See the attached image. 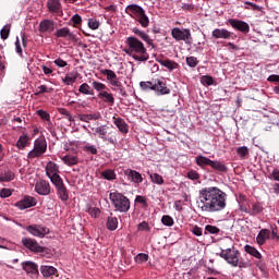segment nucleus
<instances>
[{
  "instance_id": "obj_51",
  "label": "nucleus",
  "mask_w": 279,
  "mask_h": 279,
  "mask_svg": "<svg viewBox=\"0 0 279 279\" xmlns=\"http://www.w3.org/2000/svg\"><path fill=\"white\" fill-rule=\"evenodd\" d=\"M62 82L66 86H71V84H75V82H77V76H73L71 74H66L65 77L62 80Z\"/></svg>"
},
{
  "instance_id": "obj_10",
  "label": "nucleus",
  "mask_w": 279,
  "mask_h": 279,
  "mask_svg": "<svg viewBox=\"0 0 279 279\" xmlns=\"http://www.w3.org/2000/svg\"><path fill=\"white\" fill-rule=\"evenodd\" d=\"M47 151V140L45 137H38L34 142V148L27 154V158L31 160L34 158H40Z\"/></svg>"
},
{
  "instance_id": "obj_24",
  "label": "nucleus",
  "mask_w": 279,
  "mask_h": 279,
  "mask_svg": "<svg viewBox=\"0 0 279 279\" xmlns=\"http://www.w3.org/2000/svg\"><path fill=\"white\" fill-rule=\"evenodd\" d=\"M29 145H32V137L27 133H24L17 138L15 147L23 150L25 147H29Z\"/></svg>"
},
{
  "instance_id": "obj_20",
  "label": "nucleus",
  "mask_w": 279,
  "mask_h": 279,
  "mask_svg": "<svg viewBox=\"0 0 279 279\" xmlns=\"http://www.w3.org/2000/svg\"><path fill=\"white\" fill-rule=\"evenodd\" d=\"M36 198H34L33 196H25L24 198L15 203V207L20 210H27V208H32L36 206Z\"/></svg>"
},
{
  "instance_id": "obj_19",
  "label": "nucleus",
  "mask_w": 279,
  "mask_h": 279,
  "mask_svg": "<svg viewBox=\"0 0 279 279\" xmlns=\"http://www.w3.org/2000/svg\"><path fill=\"white\" fill-rule=\"evenodd\" d=\"M35 191L38 195H50L51 194V185L48 181L39 180L35 184Z\"/></svg>"
},
{
  "instance_id": "obj_29",
  "label": "nucleus",
  "mask_w": 279,
  "mask_h": 279,
  "mask_svg": "<svg viewBox=\"0 0 279 279\" xmlns=\"http://www.w3.org/2000/svg\"><path fill=\"white\" fill-rule=\"evenodd\" d=\"M62 162L66 165V167H75V165L80 163V157L77 155L68 154L61 157Z\"/></svg>"
},
{
  "instance_id": "obj_7",
  "label": "nucleus",
  "mask_w": 279,
  "mask_h": 279,
  "mask_svg": "<svg viewBox=\"0 0 279 279\" xmlns=\"http://www.w3.org/2000/svg\"><path fill=\"white\" fill-rule=\"evenodd\" d=\"M109 199L118 213H128L131 208L130 198L119 192H111Z\"/></svg>"
},
{
  "instance_id": "obj_62",
  "label": "nucleus",
  "mask_w": 279,
  "mask_h": 279,
  "mask_svg": "<svg viewBox=\"0 0 279 279\" xmlns=\"http://www.w3.org/2000/svg\"><path fill=\"white\" fill-rule=\"evenodd\" d=\"M0 36H1L2 40H5L10 36V28L8 26H4L0 31Z\"/></svg>"
},
{
  "instance_id": "obj_30",
  "label": "nucleus",
  "mask_w": 279,
  "mask_h": 279,
  "mask_svg": "<svg viewBox=\"0 0 279 279\" xmlns=\"http://www.w3.org/2000/svg\"><path fill=\"white\" fill-rule=\"evenodd\" d=\"M40 274L44 278H51V276L58 274V268L53 266H40Z\"/></svg>"
},
{
  "instance_id": "obj_63",
  "label": "nucleus",
  "mask_w": 279,
  "mask_h": 279,
  "mask_svg": "<svg viewBox=\"0 0 279 279\" xmlns=\"http://www.w3.org/2000/svg\"><path fill=\"white\" fill-rule=\"evenodd\" d=\"M71 21L74 25H82V16L80 14H74Z\"/></svg>"
},
{
  "instance_id": "obj_41",
  "label": "nucleus",
  "mask_w": 279,
  "mask_h": 279,
  "mask_svg": "<svg viewBox=\"0 0 279 279\" xmlns=\"http://www.w3.org/2000/svg\"><path fill=\"white\" fill-rule=\"evenodd\" d=\"M135 263H137V265H143V263H147V260H149V254L147 253H138L135 257H134Z\"/></svg>"
},
{
  "instance_id": "obj_13",
  "label": "nucleus",
  "mask_w": 279,
  "mask_h": 279,
  "mask_svg": "<svg viewBox=\"0 0 279 279\" xmlns=\"http://www.w3.org/2000/svg\"><path fill=\"white\" fill-rule=\"evenodd\" d=\"M22 244L24 245V247H26V250H29L35 254H43V252H45V248L40 244H38V242L35 239L23 238Z\"/></svg>"
},
{
  "instance_id": "obj_9",
  "label": "nucleus",
  "mask_w": 279,
  "mask_h": 279,
  "mask_svg": "<svg viewBox=\"0 0 279 279\" xmlns=\"http://www.w3.org/2000/svg\"><path fill=\"white\" fill-rule=\"evenodd\" d=\"M171 36L177 43H185V45H192L193 35H191V28L173 27L171 29Z\"/></svg>"
},
{
  "instance_id": "obj_22",
  "label": "nucleus",
  "mask_w": 279,
  "mask_h": 279,
  "mask_svg": "<svg viewBox=\"0 0 279 279\" xmlns=\"http://www.w3.org/2000/svg\"><path fill=\"white\" fill-rule=\"evenodd\" d=\"M56 29V22L53 20H43L39 23L40 34H51Z\"/></svg>"
},
{
  "instance_id": "obj_38",
  "label": "nucleus",
  "mask_w": 279,
  "mask_h": 279,
  "mask_svg": "<svg viewBox=\"0 0 279 279\" xmlns=\"http://www.w3.org/2000/svg\"><path fill=\"white\" fill-rule=\"evenodd\" d=\"M100 175H101V178H104V180H108L109 182L117 180V172H114V170H112V169L104 170L100 173Z\"/></svg>"
},
{
  "instance_id": "obj_39",
  "label": "nucleus",
  "mask_w": 279,
  "mask_h": 279,
  "mask_svg": "<svg viewBox=\"0 0 279 279\" xmlns=\"http://www.w3.org/2000/svg\"><path fill=\"white\" fill-rule=\"evenodd\" d=\"M78 93H81L82 95H95V90L90 88V85H88V83H83L82 85H80Z\"/></svg>"
},
{
  "instance_id": "obj_47",
  "label": "nucleus",
  "mask_w": 279,
  "mask_h": 279,
  "mask_svg": "<svg viewBox=\"0 0 279 279\" xmlns=\"http://www.w3.org/2000/svg\"><path fill=\"white\" fill-rule=\"evenodd\" d=\"M138 232H151V227L149 226V222L142 221L137 225Z\"/></svg>"
},
{
  "instance_id": "obj_60",
  "label": "nucleus",
  "mask_w": 279,
  "mask_h": 279,
  "mask_svg": "<svg viewBox=\"0 0 279 279\" xmlns=\"http://www.w3.org/2000/svg\"><path fill=\"white\" fill-rule=\"evenodd\" d=\"M189 180H199V173L196 170H190L187 172Z\"/></svg>"
},
{
  "instance_id": "obj_25",
  "label": "nucleus",
  "mask_w": 279,
  "mask_h": 279,
  "mask_svg": "<svg viewBox=\"0 0 279 279\" xmlns=\"http://www.w3.org/2000/svg\"><path fill=\"white\" fill-rule=\"evenodd\" d=\"M271 236V231L269 229H262L257 236H256V243L257 245H265V243H267V241H269Z\"/></svg>"
},
{
  "instance_id": "obj_3",
  "label": "nucleus",
  "mask_w": 279,
  "mask_h": 279,
  "mask_svg": "<svg viewBox=\"0 0 279 279\" xmlns=\"http://www.w3.org/2000/svg\"><path fill=\"white\" fill-rule=\"evenodd\" d=\"M217 255L223 258L231 267H239V269H247L250 267V263L241 259V252L234 246L221 250Z\"/></svg>"
},
{
  "instance_id": "obj_59",
  "label": "nucleus",
  "mask_w": 279,
  "mask_h": 279,
  "mask_svg": "<svg viewBox=\"0 0 279 279\" xmlns=\"http://www.w3.org/2000/svg\"><path fill=\"white\" fill-rule=\"evenodd\" d=\"M60 114H63V117H65V119H68V121H70V123L73 121V116H71V112L64 108H61L59 110Z\"/></svg>"
},
{
  "instance_id": "obj_15",
  "label": "nucleus",
  "mask_w": 279,
  "mask_h": 279,
  "mask_svg": "<svg viewBox=\"0 0 279 279\" xmlns=\"http://www.w3.org/2000/svg\"><path fill=\"white\" fill-rule=\"evenodd\" d=\"M228 23L233 29H235V32H241V34H250V24H247V22L238 19H229Z\"/></svg>"
},
{
  "instance_id": "obj_43",
  "label": "nucleus",
  "mask_w": 279,
  "mask_h": 279,
  "mask_svg": "<svg viewBox=\"0 0 279 279\" xmlns=\"http://www.w3.org/2000/svg\"><path fill=\"white\" fill-rule=\"evenodd\" d=\"M92 86H93L94 90H96V93H98V94L104 93L106 90V88H108L106 86V84L98 82V81H93Z\"/></svg>"
},
{
  "instance_id": "obj_50",
  "label": "nucleus",
  "mask_w": 279,
  "mask_h": 279,
  "mask_svg": "<svg viewBox=\"0 0 279 279\" xmlns=\"http://www.w3.org/2000/svg\"><path fill=\"white\" fill-rule=\"evenodd\" d=\"M161 223H163L168 228H171V226H173V223H175V221L173 220V217H171L169 215H165L161 218Z\"/></svg>"
},
{
  "instance_id": "obj_26",
  "label": "nucleus",
  "mask_w": 279,
  "mask_h": 279,
  "mask_svg": "<svg viewBox=\"0 0 279 279\" xmlns=\"http://www.w3.org/2000/svg\"><path fill=\"white\" fill-rule=\"evenodd\" d=\"M113 125L118 128L121 134L125 135L130 132V126L128 125V122H125L123 118H113Z\"/></svg>"
},
{
  "instance_id": "obj_31",
  "label": "nucleus",
  "mask_w": 279,
  "mask_h": 279,
  "mask_svg": "<svg viewBox=\"0 0 279 279\" xmlns=\"http://www.w3.org/2000/svg\"><path fill=\"white\" fill-rule=\"evenodd\" d=\"M22 267L26 274H38V265L34 262H24Z\"/></svg>"
},
{
  "instance_id": "obj_49",
  "label": "nucleus",
  "mask_w": 279,
  "mask_h": 279,
  "mask_svg": "<svg viewBox=\"0 0 279 279\" xmlns=\"http://www.w3.org/2000/svg\"><path fill=\"white\" fill-rule=\"evenodd\" d=\"M262 211H263V204L255 203L252 205L251 214L253 216L260 215Z\"/></svg>"
},
{
  "instance_id": "obj_6",
  "label": "nucleus",
  "mask_w": 279,
  "mask_h": 279,
  "mask_svg": "<svg viewBox=\"0 0 279 279\" xmlns=\"http://www.w3.org/2000/svg\"><path fill=\"white\" fill-rule=\"evenodd\" d=\"M100 73L107 77V82L109 83L111 90H119L122 97H128V92L125 90V87H123V83H121L114 71L104 69L100 71Z\"/></svg>"
},
{
  "instance_id": "obj_21",
  "label": "nucleus",
  "mask_w": 279,
  "mask_h": 279,
  "mask_svg": "<svg viewBox=\"0 0 279 279\" xmlns=\"http://www.w3.org/2000/svg\"><path fill=\"white\" fill-rule=\"evenodd\" d=\"M124 175L126 177V180L133 182V184H142L143 182V174L136 170L126 169Z\"/></svg>"
},
{
  "instance_id": "obj_52",
  "label": "nucleus",
  "mask_w": 279,
  "mask_h": 279,
  "mask_svg": "<svg viewBox=\"0 0 279 279\" xmlns=\"http://www.w3.org/2000/svg\"><path fill=\"white\" fill-rule=\"evenodd\" d=\"M201 83L204 86H213V84H215V80L213 78V76L205 75V76H202Z\"/></svg>"
},
{
  "instance_id": "obj_35",
  "label": "nucleus",
  "mask_w": 279,
  "mask_h": 279,
  "mask_svg": "<svg viewBox=\"0 0 279 279\" xmlns=\"http://www.w3.org/2000/svg\"><path fill=\"white\" fill-rule=\"evenodd\" d=\"M16 175L11 170H4L2 173H0V182H12Z\"/></svg>"
},
{
  "instance_id": "obj_64",
  "label": "nucleus",
  "mask_w": 279,
  "mask_h": 279,
  "mask_svg": "<svg viewBox=\"0 0 279 279\" xmlns=\"http://www.w3.org/2000/svg\"><path fill=\"white\" fill-rule=\"evenodd\" d=\"M53 63L56 64V66H59V69H64V66H66V61L58 58L53 61Z\"/></svg>"
},
{
  "instance_id": "obj_4",
  "label": "nucleus",
  "mask_w": 279,
  "mask_h": 279,
  "mask_svg": "<svg viewBox=\"0 0 279 279\" xmlns=\"http://www.w3.org/2000/svg\"><path fill=\"white\" fill-rule=\"evenodd\" d=\"M124 12L131 16V19H134L144 29L149 27V16H147V13H145V9H143V7L138 4H129Z\"/></svg>"
},
{
  "instance_id": "obj_54",
  "label": "nucleus",
  "mask_w": 279,
  "mask_h": 279,
  "mask_svg": "<svg viewBox=\"0 0 279 279\" xmlns=\"http://www.w3.org/2000/svg\"><path fill=\"white\" fill-rule=\"evenodd\" d=\"M135 203L136 204H142L143 208H148L149 204L147 203V197L142 196V195H137L135 197Z\"/></svg>"
},
{
  "instance_id": "obj_55",
  "label": "nucleus",
  "mask_w": 279,
  "mask_h": 279,
  "mask_svg": "<svg viewBox=\"0 0 279 279\" xmlns=\"http://www.w3.org/2000/svg\"><path fill=\"white\" fill-rule=\"evenodd\" d=\"M87 213L90 215V217H94V219L99 218L101 215V210H99L97 207H89Z\"/></svg>"
},
{
  "instance_id": "obj_61",
  "label": "nucleus",
  "mask_w": 279,
  "mask_h": 279,
  "mask_svg": "<svg viewBox=\"0 0 279 279\" xmlns=\"http://www.w3.org/2000/svg\"><path fill=\"white\" fill-rule=\"evenodd\" d=\"M11 195H12V190L10 189H2L0 191V197H2L3 199L11 197Z\"/></svg>"
},
{
  "instance_id": "obj_8",
  "label": "nucleus",
  "mask_w": 279,
  "mask_h": 279,
  "mask_svg": "<svg viewBox=\"0 0 279 279\" xmlns=\"http://www.w3.org/2000/svg\"><path fill=\"white\" fill-rule=\"evenodd\" d=\"M95 132L105 143L117 146V132L110 130V126L106 124L97 126Z\"/></svg>"
},
{
  "instance_id": "obj_1",
  "label": "nucleus",
  "mask_w": 279,
  "mask_h": 279,
  "mask_svg": "<svg viewBox=\"0 0 279 279\" xmlns=\"http://www.w3.org/2000/svg\"><path fill=\"white\" fill-rule=\"evenodd\" d=\"M198 199L197 206L202 213H221L228 206V194L217 186L199 190Z\"/></svg>"
},
{
  "instance_id": "obj_16",
  "label": "nucleus",
  "mask_w": 279,
  "mask_h": 279,
  "mask_svg": "<svg viewBox=\"0 0 279 279\" xmlns=\"http://www.w3.org/2000/svg\"><path fill=\"white\" fill-rule=\"evenodd\" d=\"M131 32L137 36L138 38H141V40H143L144 43H146V45H148V47H151V49L156 48V45H154V39H151V37L149 36V34H147L145 31L138 28V27H133L131 28Z\"/></svg>"
},
{
  "instance_id": "obj_11",
  "label": "nucleus",
  "mask_w": 279,
  "mask_h": 279,
  "mask_svg": "<svg viewBox=\"0 0 279 279\" xmlns=\"http://www.w3.org/2000/svg\"><path fill=\"white\" fill-rule=\"evenodd\" d=\"M46 175L49 178L50 182L54 184L56 182H60L62 180V177H60V167L58 163L53 161H48L46 165Z\"/></svg>"
},
{
  "instance_id": "obj_27",
  "label": "nucleus",
  "mask_w": 279,
  "mask_h": 279,
  "mask_svg": "<svg viewBox=\"0 0 279 279\" xmlns=\"http://www.w3.org/2000/svg\"><path fill=\"white\" fill-rule=\"evenodd\" d=\"M97 97L98 99H101L102 104H106L107 106H114V95L112 93L105 90L98 93Z\"/></svg>"
},
{
  "instance_id": "obj_46",
  "label": "nucleus",
  "mask_w": 279,
  "mask_h": 279,
  "mask_svg": "<svg viewBox=\"0 0 279 279\" xmlns=\"http://www.w3.org/2000/svg\"><path fill=\"white\" fill-rule=\"evenodd\" d=\"M37 114L38 117H40V119H43V121H47V123L51 125V116L49 114V112H47L46 110L39 109L37 110Z\"/></svg>"
},
{
  "instance_id": "obj_33",
  "label": "nucleus",
  "mask_w": 279,
  "mask_h": 279,
  "mask_svg": "<svg viewBox=\"0 0 279 279\" xmlns=\"http://www.w3.org/2000/svg\"><path fill=\"white\" fill-rule=\"evenodd\" d=\"M244 252L246 254H250V256H253V258H257V260H260V258H263V254H260L256 247L250 245V244H246L244 246Z\"/></svg>"
},
{
  "instance_id": "obj_17",
  "label": "nucleus",
  "mask_w": 279,
  "mask_h": 279,
  "mask_svg": "<svg viewBox=\"0 0 279 279\" xmlns=\"http://www.w3.org/2000/svg\"><path fill=\"white\" fill-rule=\"evenodd\" d=\"M153 90L156 95H169L171 93V89L167 87V82L162 78L155 80Z\"/></svg>"
},
{
  "instance_id": "obj_40",
  "label": "nucleus",
  "mask_w": 279,
  "mask_h": 279,
  "mask_svg": "<svg viewBox=\"0 0 279 279\" xmlns=\"http://www.w3.org/2000/svg\"><path fill=\"white\" fill-rule=\"evenodd\" d=\"M236 154L240 157V160H245L247 156H250V148H247V146L238 147Z\"/></svg>"
},
{
  "instance_id": "obj_48",
  "label": "nucleus",
  "mask_w": 279,
  "mask_h": 279,
  "mask_svg": "<svg viewBox=\"0 0 279 279\" xmlns=\"http://www.w3.org/2000/svg\"><path fill=\"white\" fill-rule=\"evenodd\" d=\"M220 230L218 227H215L213 225H207L205 227V232L204 234H219Z\"/></svg>"
},
{
  "instance_id": "obj_53",
  "label": "nucleus",
  "mask_w": 279,
  "mask_h": 279,
  "mask_svg": "<svg viewBox=\"0 0 279 279\" xmlns=\"http://www.w3.org/2000/svg\"><path fill=\"white\" fill-rule=\"evenodd\" d=\"M140 87L142 88V90H154V82L151 81L141 82Z\"/></svg>"
},
{
  "instance_id": "obj_12",
  "label": "nucleus",
  "mask_w": 279,
  "mask_h": 279,
  "mask_svg": "<svg viewBox=\"0 0 279 279\" xmlns=\"http://www.w3.org/2000/svg\"><path fill=\"white\" fill-rule=\"evenodd\" d=\"M26 232L32 234V236H37V239H45L49 234V228L40 225H31L26 227Z\"/></svg>"
},
{
  "instance_id": "obj_28",
  "label": "nucleus",
  "mask_w": 279,
  "mask_h": 279,
  "mask_svg": "<svg viewBox=\"0 0 279 279\" xmlns=\"http://www.w3.org/2000/svg\"><path fill=\"white\" fill-rule=\"evenodd\" d=\"M161 66H165V69H168V71L171 73L173 71H177V69H180V63L170 60V59H163L158 61Z\"/></svg>"
},
{
  "instance_id": "obj_2",
  "label": "nucleus",
  "mask_w": 279,
  "mask_h": 279,
  "mask_svg": "<svg viewBox=\"0 0 279 279\" xmlns=\"http://www.w3.org/2000/svg\"><path fill=\"white\" fill-rule=\"evenodd\" d=\"M126 49L124 52L126 56L136 60V62H147L149 60V52H147V47L145 44L135 36H129L125 40Z\"/></svg>"
},
{
  "instance_id": "obj_57",
  "label": "nucleus",
  "mask_w": 279,
  "mask_h": 279,
  "mask_svg": "<svg viewBox=\"0 0 279 279\" xmlns=\"http://www.w3.org/2000/svg\"><path fill=\"white\" fill-rule=\"evenodd\" d=\"M191 232L194 234V236H202V234H204V230L197 225L192 227Z\"/></svg>"
},
{
  "instance_id": "obj_56",
  "label": "nucleus",
  "mask_w": 279,
  "mask_h": 279,
  "mask_svg": "<svg viewBox=\"0 0 279 279\" xmlns=\"http://www.w3.org/2000/svg\"><path fill=\"white\" fill-rule=\"evenodd\" d=\"M87 25L89 29H99L101 23L95 19H89Z\"/></svg>"
},
{
  "instance_id": "obj_45",
  "label": "nucleus",
  "mask_w": 279,
  "mask_h": 279,
  "mask_svg": "<svg viewBox=\"0 0 279 279\" xmlns=\"http://www.w3.org/2000/svg\"><path fill=\"white\" fill-rule=\"evenodd\" d=\"M45 93H53V87H47V85H39L36 90H35V95H43Z\"/></svg>"
},
{
  "instance_id": "obj_42",
  "label": "nucleus",
  "mask_w": 279,
  "mask_h": 279,
  "mask_svg": "<svg viewBox=\"0 0 279 279\" xmlns=\"http://www.w3.org/2000/svg\"><path fill=\"white\" fill-rule=\"evenodd\" d=\"M244 10H253V11H256V12H262L263 11V7L254 3V2H250V1H245L244 2Z\"/></svg>"
},
{
  "instance_id": "obj_5",
  "label": "nucleus",
  "mask_w": 279,
  "mask_h": 279,
  "mask_svg": "<svg viewBox=\"0 0 279 279\" xmlns=\"http://www.w3.org/2000/svg\"><path fill=\"white\" fill-rule=\"evenodd\" d=\"M195 163L197 165V167H201V169H204V167H210L211 169H214V171H219L220 173H227L228 171V166H226L223 161L211 160L204 155L196 156Z\"/></svg>"
},
{
  "instance_id": "obj_44",
  "label": "nucleus",
  "mask_w": 279,
  "mask_h": 279,
  "mask_svg": "<svg viewBox=\"0 0 279 279\" xmlns=\"http://www.w3.org/2000/svg\"><path fill=\"white\" fill-rule=\"evenodd\" d=\"M83 151H85L86 154H92L93 156H97V154L99 153L97 150V146L95 145H90V144H86L82 147Z\"/></svg>"
},
{
  "instance_id": "obj_32",
  "label": "nucleus",
  "mask_w": 279,
  "mask_h": 279,
  "mask_svg": "<svg viewBox=\"0 0 279 279\" xmlns=\"http://www.w3.org/2000/svg\"><path fill=\"white\" fill-rule=\"evenodd\" d=\"M101 117L100 113H87V114H80L78 119L83 123H90V121H97Z\"/></svg>"
},
{
  "instance_id": "obj_37",
  "label": "nucleus",
  "mask_w": 279,
  "mask_h": 279,
  "mask_svg": "<svg viewBox=\"0 0 279 279\" xmlns=\"http://www.w3.org/2000/svg\"><path fill=\"white\" fill-rule=\"evenodd\" d=\"M62 4L60 3V0H48L47 8L49 12H60V8Z\"/></svg>"
},
{
  "instance_id": "obj_34",
  "label": "nucleus",
  "mask_w": 279,
  "mask_h": 279,
  "mask_svg": "<svg viewBox=\"0 0 279 279\" xmlns=\"http://www.w3.org/2000/svg\"><path fill=\"white\" fill-rule=\"evenodd\" d=\"M107 229L110 230V232H114L119 228V219L117 217H108L107 219Z\"/></svg>"
},
{
  "instance_id": "obj_23",
  "label": "nucleus",
  "mask_w": 279,
  "mask_h": 279,
  "mask_svg": "<svg viewBox=\"0 0 279 279\" xmlns=\"http://www.w3.org/2000/svg\"><path fill=\"white\" fill-rule=\"evenodd\" d=\"M213 38L219 39L221 38L222 40H230L232 38V32L226 29V28H215L211 32Z\"/></svg>"
},
{
  "instance_id": "obj_58",
  "label": "nucleus",
  "mask_w": 279,
  "mask_h": 279,
  "mask_svg": "<svg viewBox=\"0 0 279 279\" xmlns=\"http://www.w3.org/2000/svg\"><path fill=\"white\" fill-rule=\"evenodd\" d=\"M186 64L191 66V69H195L197 66V58L195 57H187Z\"/></svg>"
},
{
  "instance_id": "obj_18",
  "label": "nucleus",
  "mask_w": 279,
  "mask_h": 279,
  "mask_svg": "<svg viewBox=\"0 0 279 279\" xmlns=\"http://www.w3.org/2000/svg\"><path fill=\"white\" fill-rule=\"evenodd\" d=\"M56 186L57 195L61 202H69V190L64 185V181H57L52 183Z\"/></svg>"
},
{
  "instance_id": "obj_14",
  "label": "nucleus",
  "mask_w": 279,
  "mask_h": 279,
  "mask_svg": "<svg viewBox=\"0 0 279 279\" xmlns=\"http://www.w3.org/2000/svg\"><path fill=\"white\" fill-rule=\"evenodd\" d=\"M56 38H65V40H71L72 43H77V35L71 32L70 27H61L54 32Z\"/></svg>"
},
{
  "instance_id": "obj_36",
  "label": "nucleus",
  "mask_w": 279,
  "mask_h": 279,
  "mask_svg": "<svg viewBox=\"0 0 279 279\" xmlns=\"http://www.w3.org/2000/svg\"><path fill=\"white\" fill-rule=\"evenodd\" d=\"M148 175L153 184H157L158 186H162V184H165V179L162 178V175L158 174L157 172H154V173L148 172Z\"/></svg>"
}]
</instances>
